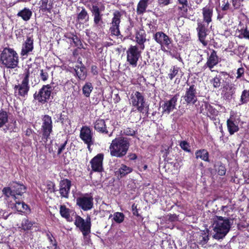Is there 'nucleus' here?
<instances>
[{
	"mask_svg": "<svg viewBox=\"0 0 249 249\" xmlns=\"http://www.w3.org/2000/svg\"><path fill=\"white\" fill-rule=\"evenodd\" d=\"M130 99L132 106L136 107L139 112L148 114L149 106L145 103L142 93L139 91L134 92L131 95Z\"/></svg>",
	"mask_w": 249,
	"mask_h": 249,
	"instance_id": "39448f33",
	"label": "nucleus"
},
{
	"mask_svg": "<svg viewBox=\"0 0 249 249\" xmlns=\"http://www.w3.org/2000/svg\"><path fill=\"white\" fill-rule=\"evenodd\" d=\"M132 171L131 168L127 166L124 164H121L118 170L115 172V174L118 177L122 178L128 174L131 173Z\"/></svg>",
	"mask_w": 249,
	"mask_h": 249,
	"instance_id": "c85d7f7f",
	"label": "nucleus"
},
{
	"mask_svg": "<svg viewBox=\"0 0 249 249\" xmlns=\"http://www.w3.org/2000/svg\"><path fill=\"white\" fill-rule=\"evenodd\" d=\"M47 237H48V239H49V241H50V242L51 243V244L53 246V244H54V243H56V241H54L53 242V238H52V234H50L49 233H48L47 234Z\"/></svg>",
	"mask_w": 249,
	"mask_h": 249,
	"instance_id": "0e129e2a",
	"label": "nucleus"
},
{
	"mask_svg": "<svg viewBox=\"0 0 249 249\" xmlns=\"http://www.w3.org/2000/svg\"><path fill=\"white\" fill-rule=\"evenodd\" d=\"M72 211L67 208L65 205H61L60 207V213L62 217L66 218L68 221H71L72 218L70 215Z\"/></svg>",
	"mask_w": 249,
	"mask_h": 249,
	"instance_id": "c756f323",
	"label": "nucleus"
},
{
	"mask_svg": "<svg viewBox=\"0 0 249 249\" xmlns=\"http://www.w3.org/2000/svg\"><path fill=\"white\" fill-rule=\"evenodd\" d=\"M178 3L180 5H183L185 6H188V1L187 0H178Z\"/></svg>",
	"mask_w": 249,
	"mask_h": 249,
	"instance_id": "680f3d73",
	"label": "nucleus"
},
{
	"mask_svg": "<svg viewBox=\"0 0 249 249\" xmlns=\"http://www.w3.org/2000/svg\"><path fill=\"white\" fill-rule=\"evenodd\" d=\"M104 155L99 154L94 157L90 161L91 168L95 172H101L103 169V160Z\"/></svg>",
	"mask_w": 249,
	"mask_h": 249,
	"instance_id": "6ab92c4d",
	"label": "nucleus"
},
{
	"mask_svg": "<svg viewBox=\"0 0 249 249\" xmlns=\"http://www.w3.org/2000/svg\"><path fill=\"white\" fill-rule=\"evenodd\" d=\"M182 98L187 104H195L197 100L196 87L194 85H192L189 88H187L185 93L182 96Z\"/></svg>",
	"mask_w": 249,
	"mask_h": 249,
	"instance_id": "ddd939ff",
	"label": "nucleus"
},
{
	"mask_svg": "<svg viewBox=\"0 0 249 249\" xmlns=\"http://www.w3.org/2000/svg\"><path fill=\"white\" fill-rule=\"evenodd\" d=\"M74 223L82 231L84 236H87L90 232L91 220L90 216H87L85 220L80 216L76 215Z\"/></svg>",
	"mask_w": 249,
	"mask_h": 249,
	"instance_id": "1a4fd4ad",
	"label": "nucleus"
},
{
	"mask_svg": "<svg viewBox=\"0 0 249 249\" xmlns=\"http://www.w3.org/2000/svg\"><path fill=\"white\" fill-rule=\"evenodd\" d=\"M198 32V35L200 41L204 45L206 46L207 43L205 41V38L207 35V27L201 22L197 23V27L196 28Z\"/></svg>",
	"mask_w": 249,
	"mask_h": 249,
	"instance_id": "4be33fe9",
	"label": "nucleus"
},
{
	"mask_svg": "<svg viewBox=\"0 0 249 249\" xmlns=\"http://www.w3.org/2000/svg\"><path fill=\"white\" fill-rule=\"evenodd\" d=\"M227 125L230 135H233L239 130L238 125L237 122H235V119L232 117L227 120Z\"/></svg>",
	"mask_w": 249,
	"mask_h": 249,
	"instance_id": "393cba45",
	"label": "nucleus"
},
{
	"mask_svg": "<svg viewBox=\"0 0 249 249\" xmlns=\"http://www.w3.org/2000/svg\"><path fill=\"white\" fill-rule=\"evenodd\" d=\"M158 3L160 5L166 6L171 3V0H158Z\"/></svg>",
	"mask_w": 249,
	"mask_h": 249,
	"instance_id": "4d7b16f0",
	"label": "nucleus"
},
{
	"mask_svg": "<svg viewBox=\"0 0 249 249\" xmlns=\"http://www.w3.org/2000/svg\"><path fill=\"white\" fill-rule=\"evenodd\" d=\"M89 20V15L84 7H82L81 11L78 13L76 21L79 24H85Z\"/></svg>",
	"mask_w": 249,
	"mask_h": 249,
	"instance_id": "a878e982",
	"label": "nucleus"
},
{
	"mask_svg": "<svg viewBox=\"0 0 249 249\" xmlns=\"http://www.w3.org/2000/svg\"><path fill=\"white\" fill-rule=\"evenodd\" d=\"M101 8H100L97 5H93L92 6L91 12L92 15L93 16V21L94 24L96 26H98L100 25V23H103L102 21V11H103Z\"/></svg>",
	"mask_w": 249,
	"mask_h": 249,
	"instance_id": "aec40b11",
	"label": "nucleus"
},
{
	"mask_svg": "<svg viewBox=\"0 0 249 249\" xmlns=\"http://www.w3.org/2000/svg\"><path fill=\"white\" fill-rule=\"evenodd\" d=\"M222 78L220 75H216L210 80V83L215 89H218L221 86Z\"/></svg>",
	"mask_w": 249,
	"mask_h": 249,
	"instance_id": "e433bc0d",
	"label": "nucleus"
},
{
	"mask_svg": "<svg viewBox=\"0 0 249 249\" xmlns=\"http://www.w3.org/2000/svg\"><path fill=\"white\" fill-rule=\"evenodd\" d=\"M8 121V115L6 111H0V127H2Z\"/></svg>",
	"mask_w": 249,
	"mask_h": 249,
	"instance_id": "58836bf2",
	"label": "nucleus"
},
{
	"mask_svg": "<svg viewBox=\"0 0 249 249\" xmlns=\"http://www.w3.org/2000/svg\"><path fill=\"white\" fill-rule=\"evenodd\" d=\"M129 146V142L126 138H115L112 141L109 147L110 155L118 158L123 157L126 155Z\"/></svg>",
	"mask_w": 249,
	"mask_h": 249,
	"instance_id": "f03ea898",
	"label": "nucleus"
},
{
	"mask_svg": "<svg viewBox=\"0 0 249 249\" xmlns=\"http://www.w3.org/2000/svg\"><path fill=\"white\" fill-rule=\"evenodd\" d=\"M181 6H178V9L180 11V15L182 17H184L186 16L187 12H188V6H185L183 5H180Z\"/></svg>",
	"mask_w": 249,
	"mask_h": 249,
	"instance_id": "de8ad7c7",
	"label": "nucleus"
},
{
	"mask_svg": "<svg viewBox=\"0 0 249 249\" xmlns=\"http://www.w3.org/2000/svg\"><path fill=\"white\" fill-rule=\"evenodd\" d=\"M2 64L8 69H15L18 64V56L14 49L5 48L0 54Z\"/></svg>",
	"mask_w": 249,
	"mask_h": 249,
	"instance_id": "7ed1b4c3",
	"label": "nucleus"
},
{
	"mask_svg": "<svg viewBox=\"0 0 249 249\" xmlns=\"http://www.w3.org/2000/svg\"><path fill=\"white\" fill-rule=\"evenodd\" d=\"M218 174L220 176H223L226 173V169L223 165H220L218 168Z\"/></svg>",
	"mask_w": 249,
	"mask_h": 249,
	"instance_id": "6e6d98bb",
	"label": "nucleus"
},
{
	"mask_svg": "<svg viewBox=\"0 0 249 249\" xmlns=\"http://www.w3.org/2000/svg\"><path fill=\"white\" fill-rule=\"evenodd\" d=\"M16 208L19 211H23L24 210H26L28 208V206L25 204L23 202H16L15 204Z\"/></svg>",
	"mask_w": 249,
	"mask_h": 249,
	"instance_id": "c03bdc74",
	"label": "nucleus"
},
{
	"mask_svg": "<svg viewBox=\"0 0 249 249\" xmlns=\"http://www.w3.org/2000/svg\"><path fill=\"white\" fill-rule=\"evenodd\" d=\"M179 69V68L176 66H174L170 69V72L168 73V77L170 80H172L176 76L178 72Z\"/></svg>",
	"mask_w": 249,
	"mask_h": 249,
	"instance_id": "79ce46f5",
	"label": "nucleus"
},
{
	"mask_svg": "<svg viewBox=\"0 0 249 249\" xmlns=\"http://www.w3.org/2000/svg\"><path fill=\"white\" fill-rule=\"evenodd\" d=\"M16 125V122L15 121H13L6 124L4 127H3V130L5 133L8 131L10 132H16L18 129Z\"/></svg>",
	"mask_w": 249,
	"mask_h": 249,
	"instance_id": "473e14b6",
	"label": "nucleus"
},
{
	"mask_svg": "<svg viewBox=\"0 0 249 249\" xmlns=\"http://www.w3.org/2000/svg\"><path fill=\"white\" fill-rule=\"evenodd\" d=\"M94 129L98 132L103 134H108L107 127L104 119H97L94 123Z\"/></svg>",
	"mask_w": 249,
	"mask_h": 249,
	"instance_id": "b1692460",
	"label": "nucleus"
},
{
	"mask_svg": "<svg viewBox=\"0 0 249 249\" xmlns=\"http://www.w3.org/2000/svg\"><path fill=\"white\" fill-rule=\"evenodd\" d=\"M91 71L93 75H97L98 74L97 67L96 66H92L91 68Z\"/></svg>",
	"mask_w": 249,
	"mask_h": 249,
	"instance_id": "052dcab7",
	"label": "nucleus"
},
{
	"mask_svg": "<svg viewBox=\"0 0 249 249\" xmlns=\"http://www.w3.org/2000/svg\"><path fill=\"white\" fill-rule=\"evenodd\" d=\"M42 140L44 142L46 143L48 141L51 133L53 131V122L51 117L48 115H45L43 116L42 118Z\"/></svg>",
	"mask_w": 249,
	"mask_h": 249,
	"instance_id": "423d86ee",
	"label": "nucleus"
},
{
	"mask_svg": "<svg viewBox=\"0 0 249 249\" xmlns=\"http://www.w3.org/2000/svg\"><path fill=\"white\" fill-rule=\"evenodd\" d=\"M48 77L49 74L45 70H40V77L42 81H46L48 79Z\"/></svg>",
	"mask_w": 249,
	"mask_h": 249,
	"instance_id": "09e8293b",
	"label": "nucleus"
},
{
	"mask_svg": "<svg viewBox=\"0 0 249 249\" xmlns=\"http://www.w3.org/2000/svg\"><path fill=\"white\" fill-rule=\"evenodd\" d=\"M113 219L117 223H122L124 220V214L122 213H115L114 214Z\"/></svg>",
	"mask_w": 249,
	"mask_h": 249,
	"instance_id": "a19ab883",
	"label": "nucleus"
},
{
	"mask_svg": "<svg viewBox=\"0 0 249 249\" xmlns=\"http://www.w3.org/2000/svg\"><path fill=\"white\" fill-rule=\"evenodd\" d=\"M225 88L227 90H229V92L231 93V94H234L236 89L235 84L229 83L226 84Z\"/></svg>",
	"mask_w": 249,
	"mask_h": 249,
	"instance_id": "a18cd8bd",
	"label": "nucleus"
},
{
	"mask_svg": "<svg viewBox=\"0 0 249 249\" xmlns=\"http://www.w3.org/2000/svg\"><path fill=\"white\" fill-rule=\"evenodd\" d=\"M243 1V0H232V5L235 9L239 8Z\"/></svg>",
	"mask_w": 249,
	"mask_h": 249,
	"instance_id": "864d4df0",
	"label": "nucleus"
},
{
	"mask_svg": "<svg viewBox=\"0 0 249 249\" xmlns=\"http://www.w3.org/2000/svg\"><path fill=\"white\" fill-rule=\"evenodd\" d=\"M81 66L80 69L77 71H76V74L80 80H84L86 77V69L81 62H80Z\"/></svg>",
	"mask_w": 249,
	"mask_h": 249,
	"instance_id": "f704fd0d",
	"label": "nucleus"
},
{
	"mask_svg": "<svg viewBox=\"0 0 249 249\" xmlns=\"http://www.w3.org/2000/svg\"><path fill=\"white\" fill-rule=\"evenodd\" d=\"M93 89L92 84L90 82H87L83 87V94L87 97H89Z\"/></svg>",
	"mask_w": 249,
	"mask_h": 249,
	"instance_id": "72a5a7b5",
	"label": "nucleus"
},
{
	"mask_svg": "<svg viewBox=\"0 0 249 249\" xmlns=\"http://www.w3.org/2000/svg\"><path fill=\"white\" fill-rule=\"evenodd\" d=\"M32 12L29 9L26 8L20 11L17 14L18 17H21L25 21H28L32 16Z\"/></svg>",
	"mask_w": 249,
	"mask_h": 249,
	"instance_id": "2f4dec72",
	"label": "nucleus"
},
{
	"mask_svg": "<svg viewBox=\"0 0 249 249\" xmlns=\"http://www.w3.org/2000/svg\"><path fill=\"white\" fill-rule=\"evenodd\" d=\"M154 0H140L137 7V13L138 15L143 14L146 11L148 4L151 3Z\"/></svg>",
	"mask_w": 249,
	"mask_h": 249,
	"instance_id": "cd10ccee",
	"label": "nucleus"
},
{
	"mask_svg": "<svg viewBox=\"0 0 249 249\" xmlns=\"http://www.w3.org/2000/svg\"><path fill=\"white\" fill-rule=\"evenodd\" d=\"M72 42L75 46L81 45V41L76 36H73L72 38Z\"/></svg>",
	"mask_w": 249,
	"mask_h": 249,
	"instance_id": "603ef678",
	"label": "nucleus"
},
{
	"mask_svg": "<svg viewBox=\"0 0 249 249\" xmlns=\"http://www.w3.org/2000/svg\"><path fill=\"white\" fill-rule=\"evenodd\" d=\"M179 145L184 151L188 152H190L191 151L189 144L187 142L184 141L181 142Z\"/></svg>",
	"mask_w": 249,
	"mask_h": 249,
	"instance_id": "49530a36",
	"label": "nucleus"
},
{
	"mask_svg": "<svg viewBox=\"0 0 249 249\" xmlns=\"http://www.w3.org/2000/svg\"><path fill=\"white\" fill-rule=\"evenodd\" d=\"M34 224V222L29 221L27 218H24L21 222V227L19 228H21L24 231L29 230Z\"/></svg>",
	"mask_w": 249,
	"mask_h": 249,
	"instance_id": "c9c22d12",
	"label": "nucleus"
},
{
	"mask_svg": "<svg viewBox=\"0 0 249 249\" xmlns=\"http://www.w3.org/2000/svg\"><path fill=\"white\" fill-rule=\"evenodd\" d=\"M153 39L158 44L160 45L162 50V47L164 46L168 48L172 42L171 38L162 31H159L154 34Z\"/></svg>",
	"mask_w": 249,
	"mask_h": 249,
	"instance_id": "4468645a",
	"label": "nucleus"
},
{
	"mask_svg": "<svg viewBox=\"0 0 249 249\" xmlns=\"http://www.w3.org/2000/svg\"><path fill=\"white\" fill-rule=\"evenodd\" d=\"M26 190V187L22 183L13 182L10 184L9 187H4L2 189V193L6 197H12L16 199V196H21Z\"/></svg>",
	"mask_w": 249,
	"mask_h": 249,
	"instance_id": "20e7f679",
	"label": "nucleus"
},
{
	"mask_svg": "<svg viewBox=\"0 0 249 249\" xmlns=\"http://www.w3.org/2000/svg\"><path fill=\"white\" fill-rule=\"evenodd\" d=\"M14 89L15 94H18V95L22 97H25L27 95L30 89V86L29 85V74L28 73L26 74L21 84L15 85Z\"/></svg>",
	"mask_w": 249,
	"mask_h": 249,
	"instance_id": "f8f14e48",
	"label": "nucleus"
},
{
	"mask_svg": "<svg viewBox=\"0 0 249 249\" xmlns=\"http://www.w3.org/2000/svg\"><path fill=\"white\" fill-rule=\"evenodd\" d=\"M141 51L137 46H130L126 51L127 62L132 67L137 66L138 61L141 56Z\"/></svg>",
	"mask_w": 249,
	"mask_h": 249,
	"instance_id": "6e6552de",
	"label": "nucleus"
},
{
	"mask_svg": "<svg viewBox=\"0 0 249 249\" xmlns=\"http://www.w3.org/2000/svg\"><path fill=\"white\" fill-rule=\"evenodd\" d=\"M146 35L144 30L140 29L136 32L135 41L139 45L140 49L143 50L144 49V43L146 41Z\"/></svg>",
	"mask_w": 249,
	"mask_h": 249,
	"instance_id": "412c9836",
	"label": "nucleus"
},
{
	"mask_svg": "<svg viewBox=\"0 0 249 249\" xmlns=\"http://www.w3.org/2000/svg\"><path fill=\"white\" fill-rule=\"evenodd\" d=\"M240 32V35L239 36V38H245L249 39V31L247 30V27L245 28H241L239 31Z\"/></svg>",
	"mask_w": 249,
	"mask_h": 249,
	"instance_id": "37998d69",
	"label": "nucleus"
},
{
	"mask_svg": "<svg viewBox=\"0 0 249 249\" xmlns=\"http://www.w3.org/2000/svg\"><path fill=\"white\" fill-rule=\"evenodd\" d=\"M147 168V165H144L142 167L141 169H140V171L142 170H146Z\"/></svg>",
	"mask_w": 249,
	"mask_h": 249,
	"instance_id": "338daca9",
	"label": "nucleus"
},
{
	"mask_svg": "<svg viewBox=\"0 0 249 249\" xmlns=\"http://www.w3.org/2000/svg\"><path fill=\"white\" fill-rule=\"evenodd\" d=\"M219 61V58L216 54V51L213 50L210 55L208 58L206 65L210 70H211L214 66H216L218 63Z\"/></svg>",
	"mask_w": 249,
	"mask_h": 249,
	"instance_id": "5701e85b",
	"label": "nucleus"
},
{
	"mask_svg": "<svg viewBox=\"0 0 249 249\" xmlns=\"http://www.w3.org/2000/svg\"><path fill=\"white\" fill-rule=\"evenodd\" d=\"M76 204L84 211L90 210L93 206V198L86 194L76 198Z\"/></svg>",
	"mask_w": 249,
	"mask_h": 249,
	"instance_id": "9d476101",
	"label": "nucleus"
},
{
	"mask_svg": "<svg viewBox=\"0 0 249 249\" xmlns=\"http://www.w3.org/2000/svg\"><path fill=\"white\" fill-rule=\"evenodd\" d=\"M55 116L57 118V120L56 121V122H61V123L62 125H64L65 124L67 123L69 124H70V120L68 119V118H65L63 117V115L62 113L56 114H55Z\"/></svg>",
	"mask_w": 249,
	"mask_h": 249,
	"instance_id": "ea45409f",
	"label": "nucleus"
},
{
	"mask_svg": "<svg viewBox=\"0 0 249 249\" xmlns=\"http://www.w3.org/2000/svg\"><path fill=\"white\" fill-rule=\"evenodd\" d=\"M124 133L126 135L133 136L135 134V131L130 128H126L124 130Z\"/></svg>",
	"mask_w": 249,
	"mask_h": 249,
	"instance_id": "8fccbe9b",
	"label": "nucleus"
},
{
	"mask_svg": "<svg viewBox=\"0 0 249 249\" xmlns=\"http://www.w3.org/2000/svg\"><path fill=\"white\" fill-rule=\"evenodd\" d=\"M134 26V23L132 21H130V24L128 26L127 28V30L128 31V34L129 35H132V32L131 31L132 28Z\"/></svg>",
	"mask_w": 249,
	"mask_h": 249,
	"instance_id": "bf43d9fd",
	"label": "nucleus"
},
{
	"mask_svg": "<svg viewBox=\"0 0 249 249\" xmlns=\"http://www.w3.org/2000/svg\"><path fill=\"white\" fill-rule=\"evenodd\" d=\"M245 70L243 67L239 68L237 70L236 79H239L244 75Z\"/></svg>",
	"mask_w": 249,
	"mask_h": 249,
	"instance_id": "3c124183",
	"label": "nucleus"
},
{
	"mask_svg": "<svg viewBox=\"0 0 249 249\" xmlns=\"http://www.w3.org/2000/svg\"><path fill=\"white\" fill-rule=\"evenodd\" d=\"M71 187V181L68 179L61 180L59 182V193L61 197L68 198Z\"/></svg>",
	"mask_w": 249,
	"mask_h": 249,
	"instance_id": "f3484780",
	"label": "nucleus"
},
{
	"mask_svg": "<svg viewBox=\"0 0 249 249\" xmlns=\"http://www.w3.org/2000/svg\"><path fill=\"white\" fill-rule=\"evenodd\" d=\"M52 90L50 85H43L38 92H36L34 94V98L38 102L44 104L50 99Z\"/></svg>",
	"mask_w": 249,
	"mask_h": 249,
	"instance_id": "0eeeda50",
	"label": "nucleus"
},
{
	"mask_svg": "<svg viewBox=\"0 0 249 249\" xmlns=\"http://www.w3.org/2000/svg\"><path fill=\"white\" fill-rule=\"evenodd\" d=\"M67 143V141H65L63 143L61 144L58 147L57 154H60L65 149L66 145Z\"/></svg>",
	"mask_w": 249,
	"mask_h": 249,
	"instance_id": "5fc2aeb1",
	"label": "nucleus"
},
{
	"mask_svg": "<svg viewBox=\"0 0 249 249\" xmlns=\"http://www.w3.org/2000/svg\"><path fill=\"white\" fill-rule=\"evenodd\" d=\"M122 17V14L119 11H115L113 13V17L111 21V26L110 27L109 31L111 35L121 38L122 36L120 34L119 30L120 19Z\"/></svg>",
	"mask_w": 249,
	"mask_h": 249,
	"instance_id": "9b49d317",
	"label": "nucleus"
},
{
	"mask_svg": "<svg viewBox=\"0 0 249 249\" xmlns=\"http://www.w3.org/2000/svg\"><path fill=\"white\" fill-rule=\"evenodd\" d=\"M231 222L228 218L216 216L213 219V228L214 233L213 237L217 240L223 239L231 228Z\"/></svg>",
	"mask_w": 249,
	"mask_h": 249,
	"instance_id": "f257e3e1",
	"label": "nucleus"
},
{
	"mask_svg": "<svg viewBox=\"0 0 249 249\" xmlns=\"http://www.w3.org/2000/svg\"><path fill=\"white\" fill-rule=\"evenodd\" d=\"M213 14V8L210 7H205L202 9V15L204 21L208 25L212 21Z\"/></svg>",
	"mask_w": 249,
	"mask_h": 249,
	"instance_id": "bb28decb",
	"label": "nucleus"
},
{
	"mask_svg": "<svg viewBox=\"0 0 249 249\" xmlns=\"http://www.w3.org/2000/svg\"><path fill=\"white\" fill-rule=\"evenodd\" d=\"M209 155L208 152L204 149L198 150L195 152L196 159H200L205 161H209Z\"/></svg>",
	"mask_w": 249,
	"mask_h": 249,
	"instance_id": "7c9ffc66",
	"label": "nucleus"
},
{
	"mask_svg": "<svg viewBox=\"0 0 249 249\" xmlns=\"http://www.w3.org/2000/svg\"><path fill=\"white\" fill-rule=\"evenodd\" d=\"M240 101V105L247 103L249 101V91L245 89L242 91Z\"/></svg>",
	"mask_w": 249,
	"mask_h": 249,
	"instance_id": "4c0bfd02",
	"label": "nucleus"
},
{
	"mask_svg": "<svg viewBox=\"0 0 249 249\" xmlns=\"http://www.w3.org/2000/svg\"><path fill=\"white\" fill-rule=\"evenodd\" d=\"M234 94H231V93L227 92H226L224 95V98H225L226 99L230 100L232 98V95Z\"/></svg>",
	"mask_w": 249,
	"mask_h": 249,
	"instance_id": "e2e57ef3",
	"label": "nucleus"
},
{
	"mask_svg": "<svg viewBox=\"0 0 249 249\" xmlns=\"http://www.w3.org/2000/svg\"><path fill=\"white\" fill-rule=\"evenodd\" d=\"M53 246H54V249H59L57 247V244H56V243H54L53 244Z\"/></svg>",
	"mask_w": 249,
	"mask_h": 249,
	"instance_id": "774afa93",
	"label": "nucleus"
},
{
	"mask_svg": "<svg viewBox=\"0 0 249 249\" xmlns=\"http://www.w3.org/2000/svg\"><path fill=\"white\" fill-rule=\"evenodd\" d=\"M34 49V39L32 36L27 37L26 40L23 43L20 55L27 56Z\"/></svg>",
	"mask_w": 249,
	"mask_h": 249,
	"instance_id": "a211bd4d",
	"label": "nucleus"
},
{
	"mask_svg": "<svg viewBox=\"0 0 249 249\" xmlns=\"http://www.w3.org/2000/svg\"><path fill=\"white\" fill-rule=\"evenodd\" d=\"M80 137L87 144L88 148L90 151V145L93 144V141L90 128L87 126H83L80 130Z\"/></svg>",
	"mask_w": 249,
	"mask_h": 249,
	"instance_id": "2eb2a0df",
	"label": "nucleus"
},
{
	"mask_svg": "<svg viewBox=\"0 0 249 249\" xmlns=\"http://www.w3.org/2000/svg\"><path fill=\"white\" fill-rule=\"evenodd\" d=\"M178 97V95L176 94L170 100H167L164 102V104L161 106L162 109V113L163 114H169L176 108Z\"/></svg>",
	"mask_w": 249,
	"mask_h": 249,
	"instance_id": "dca6fc26",
	"label": "nucleus"
},
{
	"mask_svg": "<svg viewBox=\"0 0 249 249\" xmlns=\"http://www.w3.org/2000/svg\"><path fill=\"white\" fill-rule=\"evenodd\" d=\"M224 5L222 7V10L223 11L227 10L229 8L230 4L228 0H224Z\"/></svg>",
	"mask_w": 249,
	"mask_h": 249,
	"instance_id": "13d9d810",
	"label": "nucleus"
},
{
	"mask_svg": "<svg viewBox=\"0 0 249 249\" xmlns=\"http://www.w3.org/2000/svg\"><path fill=\"white\" fill-rule=\"evenodd\" d=\"M80 66H81V64L80 63L79 65H76L75 66L74 71H75V72H76L77 70L78 71L80 69Z\"/></svg>",
	"mask_w": 249,
	"mask_h": 249,
	"instance_id": "69168bd1",
	"label": "nucleus"
}]
</instances>
